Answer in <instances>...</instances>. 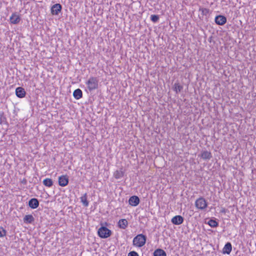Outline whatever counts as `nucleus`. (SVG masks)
<instances>
[{"label": "nucleus", "mask_w": 256, "mask_h": 256, "mask_svg": "<svg viewBox=\"0 0 256 256\" xmlns=\"http://www.w3.org/2000/svg\"><path fill=\"white\" fill-rule=\"evenodd\" d=\"M146 236L143 234H139L136 236L133 240V244L140 248L144 246L146 242Z\"/></svg>", "instance_id": "1"}, {"label": "nucleus", "mask_w": 256, "mask_h": 256, "mask_svg": "<svg viewBox=\"0 0 256 256\" xmlns=\"http://www.w3.org/2000/svg\"><path fill=\"white\" fill-rule=\"evenodd\" d=\"M112 231L106 227L102 226L98 231V236L102 238H106L110 237L112 235Z\"/></svg>", "instance_id": "2"}, {"label": "nucleus", "mask_w": 256, "mask_h": 256, "mask_svg": "<svg viewBox=\"0 0 256 256\" xmlns=\"http://www.w3.org/2000/svg\"><path fill=\"white\" fill-rule=\"evenodd\" d=\"M88 88L91 92L98 88V80L96 77H90L86 82Z\"/></svg>", "instance_id": "3"}, {"label": "nucleus", "mask_w": 256, "mask_h": 256, "mask_svg": "<svg viewBox=\"0 0 256 256\" xmlns=\"http://www.w3.org/2000/svg\"><path fill=\"white\" fill-rule=\"evenodd\" d=\"M195 206L198 209L203 210L207 207L208 204L203 197H200L196 200Z\"/></svg>", "instance_id": "4"}, {"label": "nucleus", "mask_w": 256, "mask_h": 256, "mask_svg": "<svg viewBox=\"0 0 256 256\" xmlns=\"http://www.w3.org/2000/svg\"><path fill=\"white\" fill-rule=\"evenodd\" d=\"M58 184L61 186H65L68 184L69 179L67 175H62L58 178Z\"/></svg>", "instance_id": "5"}, {"label": "nucleus", "mask_w": 256, "mask_h": 256, "mask_svg": "<svg viewBox=\"0 0 256 256\" xmlns=\"http://www.w3.org/2000/svg\"><path fill=\"white\" fill-rule=\"evenodd\" d=\"M62 6L60 4H54L51 8V13L53 15H58L61 12Z\"/></svg>", "instance_id": "6"}, {"label": "nucleus", "mask_w": 256, "mask_h": 256, "mask_svg": "<svg viewBox=\"0 0 256 256\" xmlns=\"http://www.w3.org/2000/svg\"><path fill=\"white\" fill-rule=\"evenodd\" d=\"M214 21L217 24L222 26L226 23V18L224 16L219 15L215 18Z\"/></svg>", "instance_id": "7"}, {"label": "nucleus", "mask_w": 256, "mask_h": 256, "mask_svg": "<svg viewBox=\"0 0 256 256\" xmlns=\"http://www.w3.org/2000/svg\"><path fill=\"white\" fill-rule=\"evenodd\" d=\"M128 202L132 206H136L140 204V200L138 196H133L130 197Z\"/></svg>", "instance_id": "8"}, {"label": "nucleus", "mask_w": 256, "mask_h": 256, "mask_svg": "<svg viewBox=\"0 0 256 256\" xmlns=\"http://www.w3.org/2000/svg\"><path fill=\"white\" fill-rule=\"evenodd\" d=\"M184 218L181 216H176L171 220L172 222L176 225H179L184 222Z\"/></svg>", "instance_id": "9"}, {"label": "nucleus", "mask_w": 256, "mask_h": 256, "mask_svg": "<svg viewBox=\"0 0 256 256\" xmlns=\"http://www.w3.org/2000/svg\"><path fill=\"white\" fill-rule=\"evenodd\" d=\"M39 201L36 198H31L28 201V206L32 209L36 208L39 206Z\"/></svg>", "instance_id": "10"}, {"label": "nucleus", "mask_w": 256, "mask_h": 256, "mask_svg": "<svg viewBox=\"0 0 256 256\" xmlns=\"http://www.w3.org/2000/svg\"><path fill=\"white\" fill-rule=\"evenodd\" d=\"M20 20V17L16 13H13L10 17V22L12 24H18Z\"/></svg>", "instance_id": "11"}, {"label": "nucleus", "mask_w": 256, "mask_h": 256, "mask_svg": "<svg viewBox=\"0 0 256 256\" xmlns=\"http://www.w3.org/2000/svg\"><path fill=\"white\" fill-rule=\"evenodd\" d=\"M26 92L24 89L22 87H18L16 90V94L20 98H22L25 96Z\"/></svg>", "instance_id": "12"}, {"label": "nucleus", "mask_w": 256, "mask_h": 256, "mask_svg": "<svg viewBox=\"0 0 256 256\" xmlns=\"http://www.w3.org/2000/svg\"><path fill=\"white\" fill-rule=\"evenodd\" d=\"M232 244L230 242H228L224 246L223 250H222V253L225 254H229L230 252H232Z\"/></svg>", "instance_id": "13"}, {"label": "nucleus", "mask_w": 256, "mask_h": 256, "mask_svg": "<svg viewBox=\"0 0 256 256\" xmlns=\"http://www.w3.org/2000/svg\"><path fill=\"white\" fill-rule=\"evenodd\" d=\"M200 156L204 160H210L212 158V155L210 152L204 150L202 152Z\"/></svg>", "instance_id": "14"}, {"label": "nucleus", "mask_w": 256, "mask_h": 256, "mask_svg": "<svg viewBox=\"0 0 256 256\" xmlns=\"http://www.w3.org/2000/svg\"><path fill=\"white\" fill-rule=\"evenodd\" d=\"M74 97L76 99L79 100L82 96V92L80 88L76 89L73 92Z\"/></svg>", "instance_id": "15"}, {"label": "nucleus", "mask_w": 256, "mask_h": 256, "mask_svg": "<svg viewBox=\"0 0 256 256\" xmlns=\"http://www.w3.org/2000/svg\"><path fill=\"white\" fill-rule=\"evenodd\" d=\"M128 226V222L126 219H121L118 222V226L120 228L125 229Z\"/></svg>", "instance_id": "16"}, {"label": "nucleus", "mask_w": 256, "mask_h": 256, "mask_svg": "<svg viewBox=\"0 0 256 256\" xmlns=\"http://www.w3.org/2000/svg\"><path fill=\"white\" fill-rule=\"evenodd\" d=\"M34 220V216L32 214L26 215L24 218V222L26 224H32Z\"/></svg>", "instance_id": "17"}, {"label": "nucleus", "mask_w": 256, "mask_h": 256, "mask_svg": "<svg viewBox=\"0 0 256 256\" xmlns=\"http://www.w3.org/2000/svg\"><path fill=\"white\" fill-rule=\"evenodd\" d=\"M153 255L154 256H166V254L164 250L158 248L154 251Z\"/></svg>", "instance_id": "18"}, {"label": "nucleus", "mask_w": 256, "mask_h": 256, "mask_svg": "<svg viewBox=\"0 0 256 256\" xmlns=\"http://www.w3.org/2000/svg\"><path fill=\"white\" fill-rule=\"evenodd\" d=\"M43 184L46 186L50 188L53 185V181L50 178H46L43 180Z\"/></svg>", "instance_id": "19"}, {"label": "nucleus", "mask_w": 256, "mask_h": 256, "mask_svg": "<svg viewBox=\"0 0 256 256\" xmlns=\"http://www.w3.org/2000/svg\"><path fill=\"white\" fill-rule=\"evenodd\" d=\"M80 201L84 206H88V202L87 200V194H84L82 196L80 197Z\"/></svg>", "instance_id": "20"}, {"label": "nucleus", "mask_w": 256, "mask_h": 256, "mask_svg": "<svg viewBox=\"0 0 256 256\" xmlns=\"http://www.w3.org/2000/svg\"><path fill=\"white\" fill-rule=\"evenodd\" d=\"M124 175V172L122 170H116L114 172V176L116 179H119L122 178Z\"/></svg>", "instance_id": "21"}, {"label": "nucleus", "mask_w": 256, "mask_h": 256, "mask_svg": "<svg viewBox=\"0 0 256 256\" xmlns=\"http://www.w3.org/2000/svg\"><path fill=\"white\" fill-rule=\"evenodd\" d=\"M208 224L212 228H216L218 226V222L213 219H210L208 222Z\"/></svg>", "instance_id": "22"}, {"label": "nucleus", "mask_w": 256, "mask_h": 256, "mask_svg": "<svg viewBox=\"0 0 256 256\" xmlns=\"http://www.w3.org/2000/svg\"><path fill=\"white\" fill-rule=\"evenodd\" d=\"M183 89V86L179 84V83H175L174 84V90L176 93L180 92Z\"/></svg>", "instance_id": "23"}, {"label": "nucleus", "mask_w": 256, "mask_h": 256, "mask_svg": "<svg viewBox=\"0 0 256 256\" xmlns=\"http://www.w3.org/2000/svg\"><path fill=\"white\" fill-rule=\"evenodd\" d=\"M160 17L158 15L152 14L150 16V20L153 22H156L159 20Z\"/></svg>", "instance_id": "24"}, {"label": "nucleus", "mask_w": 256, "mask_h": 256, "mask_svg": "<svg viewBox=\"0 0 256 256\" xmlns=\"http://www.w3.org/2000/svg\"><path fill=\"white\" fill-rule=\"evenodd\" d=\"M6 122V118L4 116V112L0 113V124L4 123Z\"/></svg>", "instance_id": "25"}, {"label": "nucleus", "mask_w": 256, "mask_h": 256, "mask_svg": "<svg viewBox=\"0 0 256 256\" xmlns=\"http://www.w3.org/2000/svg\"><path fill=\"white\" fill-rule=\"evenodd\" d=\"M6 231L2 226H0V238L4 237L6 235Z\"/></svg>", "instance_id": "26"}, {"label": "nucleus", "mask_w": 256, "mask_h": 256, "mask_svg": "<svg viewBox=\"0 0 256 256\" xmlns=\"http://www.w3.org/2000/svg\"><path fill=\"white\" fill-rule=\"evenodd\" d=\"M128 256H139V255L136 252L131 251L128 254Z\"/></svg>", "instance_id": "27"}, {"label": "nucleus", "mask_w": 256, "mask_h": 256, "mask_svg": "<svg viewBox=\"0 0 256 256\" xmlns=\"http://www.w3.org/2000/svg\"><path fill=\"white\" fill-rule=\"evenodd\" d=\"M202 12L203 14H206L208 12V10L206 8L202 9Z\"/></svg>", "instance_id": "28"}, {"label": "nucleus", "mask_w": 256, "mask_h": 256, "mask_svg": "<svg viewBox=\"0 0 256 256\" xmlns=\"http://www.w3.org/2000/svg\"><path fill=\"white\" fill-rule=\"evenodd\" d=\"M225 212H226V209L225 208H223L222 210H221V212L224 213Z\"/></svg>", "instance_id": "29"}, {"label": "nucleus", "mask_w": 256, "mask_h": 256, "mask_svg": "<svg viewBox=\"0 0 256 256\" xmlns=\"http://www.w3.org/2000/svg\"><path fill=\"white\" fill-rule=\"evenodd\" d=\"M22 182V183H24V184H26V180H24Z\"/></svg>", "instance_id": "30"}]
</instances>
